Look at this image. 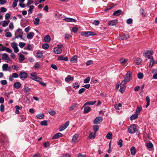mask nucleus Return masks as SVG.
I'll return each mask as SVG.
<instances>
[{"label":"nucleus","mask_w":157,"mask_h":157,"mask_svg":"<svg viewBox=\"0 0 157 157\" xmlns=\"http://www.w3.org/2000/svg\"><path fill=\"white\" fill-rule=\"evenodd\" d=\"M153 54V52L152 51L145 50L144 53V56L145 57L148 59H153V57L151 56Z\"/></svg>","instance_id":"f257e3e1"},{"label":"nucleus","mask_w":157,"mask_h":157,"mask_svg":"<svg viewBox=\"0 0 157 157\" xmlns=\"http://www.w3.org/2000/svg\"><path fill=\"white\" fill-rule=\"evenodd\" d=\"M22 30L20 28H18L15 33V38H18L20 37L22 39Z\"/></svg>","instance_id":"f03ea898"},{"label":"nucleus","mask_w":157,"mask_h":157,"mask_svg":"<svg viewBox=\"0 0 157 157\" xmlns=\"http://www.w3.org/2000/svg\"><path fill=\"white\" fill-rule=\"evenodd\" d=\"M62 45H59L57 47L54 48L53 49L54 52L56 54H60L62 52Z\"/></svg>","instance_id":"7ed1b4c3"},{"label":"nucleus","mask_w":157,"mask_h":157,"mask_svg":"<svg viewBox=\"0 0 157 157\" xmlns=\"http://www.w3.org/2000/svg\"><path fill=\"white\" fill-rule=\"evenodd\" d=\"M136 126L135 124H133L129 127L128 129V132L129 133L132 134L136 132Z\"/></svg>","instance_id":"20e7f679"},{"label":"nucleus","mask_w":157,"mask_h":157,"mask_svg":"<svg viewBox=\"0 0 157 157\" xmlns=\"http://www.w3.org/2000/svg\"><path fill=\"white\" fill-rule=\"evenodd\" d=\"M103 121V118L101 117H96L93 121L94 124H98L101 123Z\"/></svg>","instance_id":"39448f33"},{"label":"nucleus","mask_w":157,"mask_h":157,"mask_svg":"<svg viewBox=\"0 0 157 157\" xmlns=\"http://www.w3.org/2000/svg\"><path fill=\"white\" fill-rule=\"evenodd\" d=\"M129 36L128 34H122L118 37V38L120 40H125L129 38Z\"/></svg>","instance_id":"423d86ee"},{"label":"nucleus","mask_w":157,"mask_h":157,"mask_svg":"<svg viewBox=\"0 0 157 157\" xmlns=\"http://www.w3.org/2000/svg\"><path fill=\"white\" fill-rule=\"evenodd\" d=\"M69 121H67L65 124L61 126L59 128V130L60 131H62L65 129L69 125Z\"/></svg>","instance_id":"0eeeda50"},{"label":"nucleus","mask_w":157,"mask_h":157,"mask_svg":"<svg viewBox=\"0 0 157 157\" xmlns=\"http://www.w3.org/2000/svg\"><path fill=\"white\" fill-rule=\"evenodd\" d=\"M131 79V78H129L128 77L127 78L126 76H125L124 80L122 81L121 84L123 85V86H125L126 83L129 82Z\"/></svg>","instance_id":"6e6552de"},{"label":"nucleus","mask_w":157,"mask_h":157,"mask_svg":"<svg viewBox=\"0 0 157 157\" xmlns=\"http://www.w3.org/2000/svg\"><path fill=\"white\" fill-rule=\"evenodd\" d=\"M88 105V102H87L85 103L82 108H81V109L83 108H84L83 113H88V106H86Z\"/></svg>","instance_id":"1a4fd4ad"},{"label":"nucleus","mask_w":157,"mask_h":157,"mask_svg":"<svg viewBox=\"0 0 157 157\" xmlns=\"http://www.w3.org/2000/svg\"><path fill=\"white\" fill-rule=\"evenodd\" d=\"M28 74L24 71H21L19 73V77L21 79L26 78L28 76Z\"/></svg>","instance_id":"9d476101"},{"label":"nucleus","mask_w":157,"mask_h":157,"mask_svg":"<svg viewBox=\"0 0 157 157\" xmlns=\"http://www.w3.org/2000/svg\"><path fill=\"white\" fill-rule=\"evenodd\" d=\"M78 134H75L73 137L72 140V143L74 144L78 142Z\"/></svg>","instance_id":"9b49d317"},{"label":"nucleus","mask_w":157,"mask_h":157,"mask_svg":"<svg viewBox=\"0 0 157 157\" xmlns=\"http://www.w3.org/2000/svg\"><path fill=\"white\" fill-rule=\"evenodd\" d=\"M2 69L3 71H7V70H10L11 67L9 66L7 64L5 63L2 66Z\"/></svg>","instance_id":"f8f14e48"},{"label":"nucleus","mask_w":157,"mask_h":157,"mask_svg":"<svg viewBox=\"0 0 157 157\" xmlns=\"http://www.w3.org/2000/svg\"><path fill=\"white\" fill-rule=\"evenodd\" d=\"M96 136V134L95 132H90L89 135V139H94Z\"/></svg>","instance_id":"ddd939ff"},{"label":"nucleus","mask_w":157,"mask_h":157,"mask_svg":"<svg viewBox=\"0 0 157 157\" xmlns=\"http://www.w3.org/2000/svg\"><path fill=\"white\" fill-rule=\"evenodd\" d=\"M117 20H114L109 21L108 25L114 26L116 25L117 23Z\"/></svg>","instance_id":"4468645a"},{"label":"nucleus","mask_w":157,"mask_h":157,"mask_svg":"<svg viewBox=\"0 0 157 157\" xmlns=\"http://www.w3.org/2000/svg\"><path fill=\"white\" fill-rule=\"evenodd\" d=\"M63 20L67 22H75L76 20L73 18L66 17Z\"/></svg>","instance_id":"2eb2a0df"},{"label":"nucleus","mask_w":157,"mask_h":157,"mask_svg":"<svg viewBox=\"0 0 157 157\" xmlns=\"http://www.w3.org/2000/svg\"><path fill=\"white\" fill-rule=\"evenodd\" d=\"M63 136L62 133H58L55 134L52 137V139L53 140L57 139L59 137H61Z\"/></svg>","instance_id":"dca6fc26"},{"label":"nucleus","mask_w":157,"mask_h":157,"mask_svg":"<svg viewBox=\"0 0 157 157\" xmlns=\"http://www.w3.org/2000/svg\"><path fill=\"white\" fill-rule=\"evenodd\" d=\"M13 86L15 88L18 89L21 87V84L19 82H16L14 83Z\"/></svg>","instance_id":"f3484780"},{"label":"nucleus","mask_w":157,"mask_h":157,"mask_svg":"<svg viewBox=\"0 0 157 157\" xmlns=\"http://www.w3.org/2000/svg\"><path fill=\"white\" fill-rule=\"evenodd\" d=\"M74 79V78L71 77L70 75H69L65 78V81L67 82H69L70 81H72Z\"/></svg>","instance_id":"a211bd4d"},{"label":"nucleus","mask_w":157,"mask_h":157,"mask_svg":"<svg viewBox=\"0 0 157 157\" xmlns=\"http://www.w3.org/2000/svg\"><path fill=\"white\" fill-rule=\"evenodd\" d=\"M68 58L67 57H63L61 56H59L58 60H63L66 61L68 60Z\"/></svg>","instance_id":"6ab92c4d"},{"label":"nucleus","mask_w":157,"mask_h":157,"mask_svg":"<svg viewBox=\"0 0 157 157\" xmlns=\"http://www.w3.org/2000/svg\"><path fill=\"white\" fill-rule=\"evenodd\" d=\"M131 153L132 155H135L136 153L135 147H132L130 149Z\"/></svg>","instance_id":"aec40b11"},{"label":"nucleus","mask_w":157,"mask_h":157,"mask_svg":"<svg viewBox=\"0 0 157 157\" xmlns=\"http://www.w3.org/2000/svg\"><path fill=\"white\" fill-rule=\"evenodd\" d=\"M122 12V11L121 10H118L116 11H115L113 13V15L116 16H119L120 15L121 12Z\"/></svg>","instance_id":"412c9836"},{"label":"nucleus","mask_w":157,"mask_h":157,"mask_svg":"<svg viewBox=\"0 0 157 157\" xmlns=\"http://www.w3.org/2000/svg\"><path fill=\"white\" fill-rule=\"evenodd\" d=\"M114 6L113 4H111L110 5L107 6L106 8L105 9L104 11L105 12H107L108 10H110L112 9L114 7Z\"/></svg>","instance_id":"4be33fe9"},{"label":"nucleus","mask_w":157,"mask_h":157,"mask_svg":"<svg viewBox=\"0 0 157 157\" xmlns=\"http://www.w3.org/2000/svg\"><path fill=\"white\" fill-rule=\"evenodd\" d=\"M19 60L20 62H21L25 59V56L21 54H19Z\"/></svg>","instance_id":"5701e85b"},{"label":"nucleus","mask_w":157,"mask_h":157,"mask_svg":"<svg viewBox=\"0 0 157 157\" xmlns=\"http://www.w3.org/2000/svg\"><path fill=\"white\" fill-rule=\"evenodd\" d=\"M140 12L142 16L145 17L146 16V13L143 9H141L140 10Z\"/></svg>","instance_id":"b1692460"},{"label":"nucleus","mask_w":157,"mask_h":157,"mask_svg":"<svg viewBox=\"0 0 157 157\" xmlns=\"http://www.w3.org/2000/svg\"><path fill=\"white\" fill-rule=\"evenodd\" d=\"M142 109V107L140 105H138L137 107V108L136 109V113L137 114L139 113H140V111Z\"/></svg>","instance_id":"393cba45"},{"label":"nucleus","mask_w":157,"mask_h":157,"mask_svg":"<svg viewBox=\"0 0 157 157\" xmlns=\"http://www.w3.org/2000/svg\"><path fill=\"white\" fill-rule=\"evenodd\" d=\"M138 117V114L136 113L134 114H133L130 117V120H132L137 118Z\"/></svg>","instance_id":"a878e982"},{"label":"nucleus","mask_w":157,"mask_h":157,"mask_svg":"<svg viewBox=\"0 0 157 157\" xmlns=\"http://www.w3.org/2000/svg\"><path fill=\"white\" fill-rule=\"evenodd\" d=\"M34 8V7L33 5H31L29 6V9L28 10V13L29 14H30L33 13L32 10Z\"/></svg>","instance_id":"bb28decb"},{"label":"nucleus","mask_w":157,"mask_h":157,"mask_svg":"<svg viewBox=\"0 0 157 157\" xmlns=\"http://www.w3.org/2000/svg\"><path fill=\"white\" fill-rule=\"evenodd\" d=\"M15 108L16 109L15 113L17 114H18L19 113V110L22 109V107H19L18 105H17L15 106Z\"/></svg>","instance_id":"cd10ccee"},{"label":"nucleus","mask_w":157,"mask_h":157,"mask_svg":"<svg viewBox=\"0 0 157 157\" xmlns=\"http://www.w3.org/2000/svg\"><path fill=\"white\" fill-rule=\"evenodd\" d=\"M34 35L33 32H30L27 35V38L29 39H31L32 38Z\"/></svg>","instance_id":"c85d7f7f"},{"label":"nucleus","mask_w":157,"mask_h":157,"mask_svg":"<svg viewBox=\"0 0 157 157\" xmlns=\"http://www.w3.org/2000/svg\"><path fill=\"white\" fill-rule=\"evenodd\" d=\"M127 61V59H125L124 58H122L120 60V61L122 63V65H124Z\"/></svg>","instance_id":"c756f323"},{"label":"nucleus","mask_w":157,"mask_h":157,"mask_svg":"<svg viewBox=\"0 0 157 157\" xmlns=\"http://www.w3.org/2000/svg\"><path fill=\"white\" fill-rule=\"evenodd\" d=\"M142 60L139 58H136L135 59V61L137 65H140L141 62Z\"/></svg>","instance_id":"7c9ffc66"},{"label":"nucleus","mask_w":157,"mask_h":157,"mask_svg":"<svg viewBox=\"0 0 157 157\" xmlns=\"http://www.w3.org/2000/svg\"><path fill=\"white\" fill-rule=\"evenodd\" d=\"M77 56H73L71 58V61L73 63H75L77 62Z\"/></svg>","instance_id":"2f4dec72"},{"label":"nucleus","mask_w":157,"mask_h":157,"mask_svg":"<svg viewBox=\"0 0 157 157\" xmlns=\"http://www.w3.org/2000/svg\"><path fill=\"white\" fill-rule=\"evenodd\" d=\"M44 40L45 42H48L50 40V37L49 35H47L44 37Z\"/></svg>","instance_id":"473e14b6"},{"label":"nucleus","mask_w":157,"mask_h":157,"mask_svg":"<svg viewBox=\"0 0 157 157\" xmlns=\"http://www.w3.org/2000/svg\"><path fill=\"white\" fill-rule=\"evenodd\" d=\"M36 117L38 119H42L44 118V115L43 114L40 113L37 114Z\"/></svg>","instance_id":"72a5a7b5"},{"label":"nucleus","mask_w":157,"mask_h":157,"mask_svg":"<svg viewBox=\"0 0 157 157\" xmlns=\"http://www.w3.org/2000/svg\"><path fill=\"white\" fill-rule=\"evenodd\" d=\"M9 57L8 55L6 53H4L2 55V59L3 60H6L8 59Z\"/></svg>","instance_id":"f704fd0d"},{"label":"nucleus","mask_w":157,"mask_h":157,"mask_svg":"<svg viewBox=\"0 0 157 157\" xmlns=\"http://www.w3.org/2000/svg\"><path fill=\"white\" fill-rule=\"evenodd\" d=\"M112 134L111 132H110L108 133V134L106 136V137L107 139L109 140H110L112 139Z\"/></svg>","instance_id":"c9c22d12"},{"label":"nucleus","mask_w":157,"mask_h":157,"mask_svg":"<svg viewBox=\"0 0 157 157\" xmlns=\"http://www.w3.org/2000/svg\"><path fill=\"white\" fill-rule=\"evenodd\" d=\"M49 47V45L47 43L44 44L42 45V48L44 49H48Z\"/></svg>","instance_id":"e433bc0d"},{"label":"nucleus","mask_w":157,"mask_h":157,"mask_svg":"<svg viewBox=\"0 0 157 157\" xmlns=\"http://www.w3.org/2000/svg\"><path fill=\"white\" fill-rule=\"evenodd\" d=\"M43 56V53L41 52H38L36 53V57L38 58H42Z\"/></svg>","instance_id":"4c0bfd02"},{"label":"nucleus","mask_w":157,"mask_h":157,"mask_svg":"<svg viewBox=\"0 0 157 157\" xmlns=\"http://www.w3.org/2000/svg\"><path fill=\"white\" fill-rule=\"evenodd\" d=\"M125 76L127 78L128 77L129 78H132V74L131 71H128L125 75Z\"/></svg>","instance_id":"58836bf2"},{"label":"nucleus","mask_w":157,"mask_h":157,"mask_svg":"<svg viewBox=\"0 0 157 157\" xmlns=\"http://www.w3.org/2000/svg\"><path fill=\"white\" fill-rule=\"evenodd\" d=\"M10 22V20L8 21H3V23L2 24V25L3 27H5L8 25V24Z\"/></svg>","instance_id":"ea45409f"},{"label":"nucleus","mask_w":157,"mask_h":157,"mask_svg":"<svg viewBox=\"0 0 157 157\" xmlns=\"http://www.w3.org/2000/svg\"><path fill=\"white\" fill-rule=\"evenodd\" d=\"M146 99L147 102L146 108H147L149 105L150 99L148 96H147L146 97Z\"/></svg>","instance_id":"a19ab883"},{"label":"nucleus","mask_w":157,"mask_h":157,"mask_svg":"<svg viewBox=\"0 0 157 157\" xmlns=\"http://www.w3.org/2000/svg\"><path fill=\"white\" fill-rule=\"evenodd\" d=\"M147 147L148 148H152L153 147V144L151 142L148 143L146 144Z\"/></svg>","instance_id":"79ce46f5"},{"label":"nucleus","mask_w":157,"mask_h":157,"mask_svg":"<svg viewBox=\"0 0 157 157\" xmlns=\"http://www.w3.org/2000/svg\"><path fill=\"white\" fill-rule=\"evenodd\" d=\"M40 19L38 18H35L34 22V24L35 25H37L39 24L40 21Z\"/></svg>","instance_id":"37998d69"},{"label":"nucleus","mask_w":157,"mask_h":157,"mask_svg":"<svg viewBox=\"0 0 157 157\" xmlns=\"http://www.w3.org/2000/svg\"><path fill=\"white\" fill-rule=\"evenodd\" d=\"M151 61L149 65V67H153L154 64V61L153 59H153H150Z\"/></svg>","instance_id":"c03bdc74"},{"label":"nucleus","mask_w":157,"mask_h":157,"mask_svg":"<svg viewBox=\"0 0 157 157\" xmlns=\"http://www.w3.org/2000/svg\"><path fill=\"white\" fill-rule=\"evenodd\" d=\"M99 128V126L98 125H95L93 126V129L94 131V132L96 134Z\"/></svg>","instance_id":"a18cd8bd"},{"label":"nucleus","mask_w":157,"mask_h":157,"mask_svg":"<svg viewBox=\"0 0 157 157\" xmlns=\"http://www.w3.org/2000/svg\"><path fill=\"white\" fill-rule=\"evenodd\" d=\"M77 104H73L69 108V110L72 111L76 107Z\"/></svg>","instance_id":"49530a36"},{"label":"nucleus","mask_w":157,"mask_h":157,"mask_svg":"<svg viewBox=\"0 0 157 157\" xmlns=\"http://www.w3.org/2000/svg\"><path fill=\"white\" fill-rule=\"evenodd\" d=\"M18 0H13V3L12 5V6L13 7L15 8L17 6Z\"/></svg>","instance_id":"de8ad7c7"},{"label":"nucleus","mask_w":157,"mask_h":157,"mask_svg":"<svg viewBox=\"0 0 157 157\" xmlns=\"http://www.w3.org/2000/svg\"><path fill=\"white\" fill-rule=\"evenodd\" d=\"M73 88H78L79 87V86L78 82H75L72 85Z\"/></svg>","instance_id":"09e8293b"},{"label":"nucleus","mask_w":157,"mask_h":157,"mask_svg":"<svg viewBox=\"0 0 157 157\" xmlns=\"http://www.w3.org/2000/svg\"><path fill=\"white\" fill-rule=\"evenodd\" d=\"M144 76L143 74L142 73H139L137 75L138 78L140 79H142L143 78Z\"/></svg>","instance_id":"8fccbe9b"},{"label":"nucleus","mask_w":157,"mask_h":157,"mask_svg":"<svg viewBox=\"0 0 157 157\" xmlns=\"http://www.w3.org/2000/svg\"><path fill=\"white\" fill-rule=\"evenodd\" d=\"M88 32H82L81 33V35L87 37L88 36Z\"/></svg>","instance_id":"3c124183"},{"label":"nucleus","mask_w":157,"mask_h":157,"mask_svg":"<svg viewBox=\"0 0 157 157\" xmlns=\"http://www.w3.org/2000/svg\"><path fill=\"white\" fill-rule=\"evenodd\" d=\"M40 124L42 125L46 126L48 125V122L47 121H43L41 122Z\"/></svg>","instance_id":"603ef678"},{"label":"nucleus","mask_w":157,"mask_h":157,"mask_svg":"<svg viewBox=\"0 0 157 157\" xmlns=\"http://www.w3.org/2000/svg\"><path fill=\"white\" fill-rule=\"evenodd\" d=\"M122 140L121 139H120L117 143V144L120 147H121L122 146Z\"/></svg>","instance_id":"864d4df0"},{"label":"nucleus","mask_w":157,"mask_h":157,"mask_svg":"<svg viewBox=\"0 0 157 157\" xmlns=\"http://www.w3.org/2000/svg\"><path fill=\"white\" fill-rule=\"evenodd\" d=\"M11 46L13 48H15L17 46V44L15 42H13L11 44Z\"/></svg>","instance_id":"5fc2aeb1"},{"label":"nucleus","mask_w":157,"mask_h":157,"mask_svg":"<svg viewBox=\"0 0 157 157\" xmlns=\"http://www.w3.org/2000/svg\"><path fill=\"white\" fill-rule=\"evenodd\" d=\"M24 90L25 92H26V93H29L30 90V89L27 87H24Z\"/></svg>","instance_id":"6e6d98bb"},{"label":"nucleus","mask_w":157,"mask_h":157,"mask_svg":"<svg viewBox=\"0 0 157 157\" xmlns=\"http://www.w3.org/2000/svg\"><path fill=\"white\" fill-rule=\"evenodd\" d=\"M5 36L7 37H10L12 36V34L10 32H7L5 34Z\"/></svg>","instance_id":"4d7b16f0"},{"label":"nucleus","mask_w":157,"mask_h":157,"mask_svg":"<svg viewBox=\"0 0 157 157\" xmlns=\"http://www.w3.org/2000/svg\"><path fill=\"white\" fill-rule=\"evenodd\" d=\"M40 66V64L38 62H36L35 63L34 67L35 68H38Z\"/></svg>","instance_id":"13d9d810"},{"label":"nucleus","mask_w":157,"mask_h":157,"mask_svg":"<svg viewBox=\"0 0 157 157\" xmlns=\"http://www.w3.org/2000/svg\"><path fill=\"white\" fill-rule=\"evenodd\" d=\"M124 86H123V85H121L120 86V88L119 90L122 93H123L124 91V88H123V87Z\"/></svg>","instance_id":"bf43d9fd"},{"label":"nucleus","mask_w":157,"mask_h":157,"mask_svg":"<svg viewBox=\"0 0 157 157\" xmlns=\"http://www.w3.org/2000/svg\"><path fill=\"white\" fill-rule=\"evenodd\" d=\"M0 10L2 13L5 12L7 11L6 9L3 7H1L0 8Z\"/></svg>","instance_id":"052dcab7"},{"label":"nucleus","mask_w":157,"mask_h":157,"mask_svg":"<svg viewBox=\"0 0 157 157\" xmlns=\"http://www.w3.org/2000/svg\"><path fill=\"white\" fill-rule=\"evenodd\" d=\"M43 145L45 147H48L50 145V143L48 142H47L43 143Z\"/></svg>","instance_id":"680f3d73"},{"label":"nucleus","mask_w":157,"mask_h":157,"mask_svg":"<svg viewBox=\"0 0 157 157\" xmlns=\"http://www.w3.org/2000/svg\"><path fill=\"white\" fill-rule=\"evenodd\" d=\"M126 22L128 24H131L132 22V20L131 18L128 19L126 21Z\"/></svg>","instance_id":"e2e57ef3"},{"label":"nucleus","mask_w":157,"mask_h":157,"mask_svg":"<svg viewBox=\"0 0 157 157\" xmlns=\"http://www.w3.org/2000/svg\"><path fill=\"white\" fill-rule=\"evenodd\" d=\"M9 27L11 29H13L14 28L13 23L12 22H11L9 25Z\"/></svg>","instance_id":"0e129e2a"},{"label":"nucleus","mask_w":157,"mask_h":157,"mask_svg":"<svg viewBox=\"0 0 157 157\" xmlns=\"http://www.w3.org/2000/svg\"><path fill=\"white\" fill-rule=\"evenodd\" d=\"M35 81L38 82H40L42 81V79L40 77L37 76L36 77Z\"/></svg>","instance_id":"69168bd1"},{"label":"nucleus","mask_w":157,"mask_h":157,"mask_svg":"<svg viewBox=\"0 0 157 157\" xmlns=\"http://www.w3.org/2000/svg\"><path fill=\"white\" fill-rule=\"evenodd\" d=\"M49 113L51 115L54 116L56 114V112L54 110H52L49 112Z\"/></svg>","instance_id":"338daca9"},{"label":"nucleus","mask_w":157,"mask_h":157,"mask_svg":"<svg viewBox=\"0 0 157 157\" xmlns=\"http://www.w3.org/2000/svg\"><path fill=\"white\" fill-rule=\"evenodd\" d=\"M25 44L22 42H20L19 44V46L21 48H23L25 45Z\"/></svg>","instance_id":"774afa93"}]
</instances>
